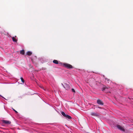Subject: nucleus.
Returning a JSON list of instances; mask_svg holds the SVG:
<instances>
[{
	"label": "nucleus",
	"instance_id": "1",
	"mask_svg": "<svg viewBox=\"0 0 133 133\" xmlns=\"http://www.w3.org/2000/svg\"><path fill=\"white\" fill-rule=\"evenodd\" d=\"M63 65L64 67L68 69L72 68H73L72 65L68 63H64L63 64Z\"/></svg>",
	"mask_w": 133,
	"mask_h": 133
},
{
	"label": "nucleus",
	"instance_id": "2",
	"mask_svg": "<svg viewBox=\"0 0 133 133\" xmlns=\"http://www.w3.org/2000/svg\"><path fill=\"white\" fill-rule=\"evenodd\" d=\"M62 85L66 90H69L70 89V87L69 84L65 83L64 84V85L62 83Z\"/></svg>",
	"mask_w": 133,
	"mask_h": 133
},
{
	"label": "nucleus",
	"instance_id": "3",
	"mask_svg": "<svg viewBox=\"0 0 133 133\" xmlns=\"http://www.w3.org/2000/svg\"><path fill=\"white\" fill-rule=\"evenodd\" d=\"M61 114L62 115H63L64 116L69 119H71V116L68 115L66 114L63 112H61Z\"/></svg>",
	"mask_w": 133,
	"mask_h": 133
},
{
	"label": "nucleus",
	"instance_id": "4",
	"mask_svg": "<svg viewBox=\"0 0 133 133\" xmlns=\"http://www.w3.org/2000/svg\"><path fill=\"white\" fill-rule=\"evenodd\" d=\"M2 121L3 123L7 125L10 124L11 123V122L10 121L4 119L2 120Z\"/></svg>",
	"mask_w": 133,
	"mask_h": 133
},
{
	"label": "nucleus",
	"instance_id": "5",
	"mask_svg": "<svg viewBox=\"0 0 133 133\" xmlns=\"http://www.w3.org/2000/svg\"><path fill=\"white\" fill-rule=\"evenodd\" d=\"M117 127L118 129L120 130L123 131H125V129L123 128V127H122L120 125H117Z\"/></svg>",
	"mask_w": 133,
	"mask_h": 133
},
{
	"label": "nucleus",
	"instance_id": "6",
	"mask_svg": "<svg viewBox=\"0 0 133 133\" xmlns=\"http://www.w3.org/2000/svg\"><path fill=\"white\" fill-rule=\"evenodd\" d=\"M97 102L98 104L103 105L104 104L103 101L100 99H98L97 100Z\"/></svg>",
	"mask_w": 133,
	"mask_h": 133
},
{
	"label": "nucleus",
	"instance_id": "7",
	"mask_svg": "<svg viewBox=\"0 0 133 133\" xmlns=\"http://www.w3.org/2000/svg\"><path fill=\"white\" fill-rule=\"evenodd\" d=\"M91 114L92 116H98V114L96 113L91 112Z\"/></svg>",
	"mask_w": 133,
	"mask_h": 133
},
{
	"label": "nucleus",
	"instance_id": "8",
	"mask_svg": "<svg viewBox=\"0 0 133 133\" xmlns=\"http://www.w3.org/2000/svg\"><path fill=\"white\" fill-rule=\"evenodd\" d=\"M26 54L27 55L30 56L31 55L32 53L30 51H28L27 52Z\"/></svg>",
	"mask_w": 133,
	"mask_h": 133
},
{
	"label": "nucleus",
	"instance_id": "9",
	"mask_svg": "<svg viewBox=\"0 0 133 133\" xmlns=\"http://www.w3.org/2000/svg\"><path fill=\"white\" fill-rule=\"evenodd\" d=\"M20 54L23 55H24L25 54V51L24 50H21L20 51Z\"/></svg>",
	"mask_w": 133,
	"mask_h": 133
},
{
	"label": "nucleus",
	"instance_id": "10",
	"mask_svg": "<svg viewBox=\"0 0 133 133\" xmlns=\"http://www.w3.org/2000/svg\"><path fill=\"white\" fill-rule=\"evenodd\" d=\"M53 62L54 63L56 64H58V61L56 60H53Z\"/></svg>",
	"mask_w": 133,
	"mask_h": 133
},
{
	"label": "nucleus",
	"instance_id": "11",
	"mask_svg": "<svg viewBox=\"0 0 133 133\" xmlns=\"http://www.w3.org/2000/svg\"><path fill=\"white\" fill-rule=\"evenodd\" d=\"M108 87L106 86H104L102 88V91H104L106 89H108Z\"/></svg>",
	"mask_w": 133,
	"mask_h": 133
},
{
	"label": "nucleus",
	"instance_id": "12",
	"mask_svg": "<svg viewBox=\"0 0 133 133\" xmlns=\"http://www.w3.org/2000/svg\"><path fill=\"white\" fill-rule=\"evenodd\" d=\"M13 41L14 42H17V39H16L14 37H13L12 38Z\"/></svg>",
	"mask_w": 133,
	"mask_h": 133
},
{
	"label": "nucleus",
	"instance_id": "13",
	"mask_svg": "<svg viewBox=\"0 0 133 133\" xmlns=\"http://www.w3.org/2000/svg\"><path fill=\"white\" fill-rule=\"evenodd\" d=\"M21 80L22 82L23 83H24V80L23 78L22 77H21Z\"/></svg>",
	"mask_w": 133,
	"mask_h": 133
},
{
	"label": "nucleus",
	"instance_id": "14",
	"mask_svg": "<svg viewBox=\"0 0 133 133\" xmlns=\"http://www.w3.org/2000/svg\"><path fill=\"white\" fill-rule=\"evenodd\" d=\"M105 81H110L109 79H108L107 78H105Z\"/></svg>",
	"mask_w": 133,
	"mask_h": 133
},
{
	"label": "nucleus",
	"instance_id": "15",
	"mask_svg": "<svg viewBox=\"0 0 133 133\" xmlns=\"http://www.w3.org/2000/svg\"><path fill=\"white\" fill-rule=\"evenodd\" d=\"M71 90H72V91L73 92H75V90L72 88L71 89Z\"/></svg>",
	"mask_w": 133,
	"mask_h": 133
},
{
	"label": "nucleus",
	"instance_id": "16",
	"mask_svg": "<svg viewBox=\"0 0 133 133\" xmlns=\"http://www.w3.org/2000/svg\"><path fill=\"white\" fill-rule=\"evenodd\" d=\"M13 109V110H14V111L16 113H18V112H17L16 111V110H15L14 109Z\"/></svg>",
	"mask_w": 133,
	"mask_h": 133
},
{
	"label": "nucleus",
	"instance_id": "17",
	"mask_svg": "<svg viewBox=\"0 0 133 133\" xmlns=\"http://www.w3.org/2000/svg\"><path fill=\"white\" fill-rule=\"evenodd\" d=\"M0 96H1V97H3V98H4V99H6L3 96H1V95H0Z\"/></svg>",
	"mask_w": 133,
	"mask_h": 133
},
{
	"label": "nucleus",
	"instance_id": "18",
	"mask_svg": "<svg viewBox=\"0 0 133 133\" xmlns=\"http://www.w3.org/2000/svg\"><path fill=\"white\" fill-rule=\"evenodd\" d=\"M98 108H101V107H98Z\"/></svg>",
	"mask_w": 133,
	"mask_h": 133
}]
</instances>
